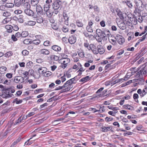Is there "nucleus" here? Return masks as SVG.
Instances as JSON below:
<instances>
[{"label": "nucleus", "instance_id": "1", "mask_svg": "<svg viewBox=\"0 0 147 147\" xmlns=\"http://www.w3.org/2000/svg\"><path fill=\"white\" fill-rule=\"evenodd\" d=\"M134 2L137 7L135 8V10L134 11V13L137 12L139 13L144 10V5L141 0H135Z\"/></svg>", "mask_w": 147, "mask_h": 147}, {"label": "nucleus", "instance_id": "2", "mask_svg": "<svg viewBox=\"0 0 147 147\" xmlns=\"http://www.w3.org/2000/svg\"><path fill=\"white\" fill-rule=\"evenodd\" d=\"M62 4V2L60 1L57 0L55 1L52 5L53 9L54 10L53 12L56 14H57L59 12L58 9Z\"/></svg>", "mask_w": 147, "mask_h": 147}, {"label": "nucleus", "instance_id": "3", "mask_svg": "<svg viewBox=\"0 0 147 147\" xmlns=\"http://www.w3.org/2000/svg\"><path fill=\"white\" fill-rule=\"evenodd\" d=\"M115 39L117 40L119 44L120 45H122L125 41L124 37L121 35L119 34L116 35Z\"/></svg>", "mask_w": 147, "mask_h": 147}, {"label": "nucleus", "instance_id": "4", "mask_svg": "<svg viewBox=\"0 0 147 147\" xmlns=\"http://www.w3.org/2000/svg\"><path fill=\"white\" fill-rule=\"evenodd\" d=\"M13 81L16 83H21L24 82V78L22 76H17L14 77Z\"/></svg>", "mask_w": 147, "mask_h": 147}, {"label": "nucleus", "instance_id": "5", "mask_svg": "<svg viewBox=\"0 0 147 147\" xmlns=\"http://www.w3.org/2000/svg\"><path fill=\"white\" fill-rule=\"evenodd\" d=\"M24 12L27 15L32 16L34 15V12L30 8L24 9Z\"/></svg>", "mask_w": 147, "mask_h": 147}, {"label": "nucleus", "instance_id": "6", "mask_svg": "<svg viewBox=\"0 0 147 147\" xmlns=\"http://www.w3.org/2000/svg\"><path fill=\"white\" fill-rule=\"evenodd\" d=\"M47 68L44 67H40L37 68V71L40 75L44 76L46 71Z\"/></svg>", "mask_w": 147, "mask_h": 147}, {"label": "nucleus", "instance_id": "7", "mask_svg": "<svg viewBox=\"0 0 147 147\" xmlns=\"http://www.w3.org/2000/svg\"><path fill=\"white\" fill-rule=\"evenodd\" d=\"M112 129V128L110 126H109L107 127L102 126L101 127V131L104 132H107L109 131H113Z\"/></svg>", "mask_w": 147, "mask_h": 147}, {"label": "nucleus", "instance_id": "8", "mask_svg": "<svg viewBox=\"0 0 147 147\" xmlns=\"http://www.w3.org/2000/svg\"><path fill=\"white\" fill-rule=\"evenodd\" d=\"M68 41L70 44H74L76 42V38L74 35H73L69 37Z\"/></svg>", "mask_w": 147, "mask_h": 147}, {"label": "nucleus", "instance_id": "9", "mask_svg": "<svg viewBox=\"0 0 147 147\" xmlns=\"http://www.w3.org/2000/svg\"><path fill=\"white\" fill-rule=\"evenodd\" d=\"M98 53L100 54H103L105 51V49L102 45H98L97 46Z\"/></svg>", "mask_w": 147, "mask_h": 147}, {"label": "nucleus", "instance_id": "10", "mask_svg": "<svg viewBox=\"0 0 147 147\" xmlns=\"http://www.w3.org/2000/svg\"><path fill=\"white\" fill-rule=\"evenodd\" d=\"M36 11L38 15H40L42 13V9L40 5L38 4L36 6Z\"/></svg>", "mask_w": 147, "mask_h": 147}, {"label": "nucleus", "instance_id": "11", "mask_svg": "<svg viewBox=\"0 0 147 147\" xmlns=\"http://www.w3.org/2000/svg\"><path fill=\"white\" fill-rule=\"evenodd\" d=\"M117 25L119 28L122 30H124L126 28V24L124 22H119Z\"/></svg>", "mask_w": 147, "mask_h": 147}, {"label": "nucleus", "instance_id": "12", "mask_svg": "<svg viewBox=\"0 0 147 147\" xmlns=\"http://www.w3.org/2000/svg\"><path fill=\"white\" fill-rule=\"evenodd\" d=\"M144 32H142L140 34V32H135L134 34V35L136 37L138 36H141L142 35L144 34L147 31V26H144Z\"/></svg>", "mask_w": 147, "mask_h": 147}, {"label": "nucleus", "instance_id": "13", "mask_svg": "<svg viewBox=\"0 0 147 147\" xmlns=\"http://www.w3.org/2000/svg\"><path fill=\"white\" fill-rule=\"evenodd\" d=\"M39 53L41 54L48 55L50 53V51L48 50L45 49H41L39 50Z\"/></svg>", "mask_w": 147, "mask_h": 147}, {"label": "nucleus", "instance_id": "14", "mask_svg": "<svg viewBox=\"0 0 147 147\" xmlns=\"http://www.w3.org/2000/svg\"><path fill=\"white\" fill-rule=\"evenodd\" d=\"M51 49L57 52H59L61 50V48L57 45H54L51 47Z\"/></svg>", "mask_w": 147, "mask_h": 147}, {"label": "nucleus", "instance_id": "15", "mask_svg": "<svg viewBox=\"0 0 147 147\" xmlns=\"http://www.w3.org/2000/svg\"><path fill=\"white\" fill-rule=\"evenodd\" d=\"M109 42L113 45H116L117 44L115 38H114L111 36L108 38Z\"/></svg>", "mask_w": 147, "mask_h": 147}, {"label": "nucleus", "instance_id": "16", "mask_svg": "<svg viewBox=\"0 0 147 147\" xmlns=\"http://www.w3.org/2000/svg\"><path fill=\"white\" fill-rule=\"evenodd\" d=\"M63 16L65 19V23L66 25H68L69 17H68L67 13L65 12L63 13Z\"/></svg>", "mask_w": 147, "mask_h": 147}, {"label": "nucleus", "instance_id": "17", "mask_svg": "<svg viewBox=\"0 0 147 147\" xmlns=\"http://www.w3.org/2000/svg\"><path fill=\"white\" fill-rule=\"evenodd\" d=\"M146 34L144 35L140 38L138 40V42L135 45V47H136L138 45L140 42L143 41L146 38Z\"/></svg>", "mask_w": 147, "mask_h": 147}, {"label": "nucleus", "instance_id": "18", "mask_svg": "<svg viewBox=\"0 0 147 147\" xmlns=\"http://www.w3.org/2000/svg\"><path fill=\"white\" fill-rule=\"evenodd\" d=\"M22 3H23V0H14L15 5L17 7L20 6Z\"/></svg>", "mask_w": 147, "mask_h": 147}, {"label": "nucleus", "instance_id": "19", "mask_svg": "<svg viewBox=\"0 0 147 147\" xmlns=\"http://www.w3.org/2000/svg\"><path fill=\"white\" fill-rule=\"evenodd\" d=\"M6 96H5L6 98H9L10 97H13L14 95L10 93V91H8V89H7L6 91Z\"/></svg>", "mask_w": 147, "mask_h": 147}, {"label": "nucleus", "instance_id": "20", "mask_svg": "<svg viewBox=\"0 0 147 147\" xmlns=\"http://www.w3.org/2000/svg\"><path fill=\"white\" fill-rule=\"evenodd\" d=\"M5 28L7 30V31L9 33H11L12 32L13 28L12 26L10 25H7L5 26Z\"/></svg>", "mask_w": 147, "mask_h": 147}, {"label": "nucleus", "instance_id": "21", "mask_svg": "<svg viewBox=\"0 0 147 147\" xmlns=\"http://www.w3.org/2000/svg\"><path fill=\"white\" fill-rule=\"evenodd\" d=\"M38 2L39 0H31V4L32 7H35L38 5Z\"/></svg>", "mask_w": 147, "mask_h": 147}, {"label": "nucleus", "instance_id": "22", "mask_svg": "<svg viewBox=\"0 0 147 147\" xmlns=\"http://www.w3.org/2000/svg\"><path fill=\"white\" fill-rule=\"evenodd\" d=\"M73 87V85H70L68 86L67 87L65 88V89H63L62 91V92H67L69 91L70 90H71L72 88Z\"/></svg>", "mask_w": 147, "mask_h": 147}, {"label": "nucleus", "instance_id": "23", "mask_svg": "<svg viewBox=\"0 0 147 147\" xmlns=\"http://www.w3.org/2000/svg\"><path fill=\"white\" fill-rule=\"evenodd\" d=\"M116 11L117 15L121 19L124 18V17L122 14V13L119 9H117L116 10Z\"/></svg>", "mask_w": 147, "mask_h": 147}, {"label": "nucleus", "instance_id": "24", "mask_svg": "<svg viewBox=\"0 0 147 147\" xmlns=\"http://www.w3.org/2000/svg\"><path fill=\"white\" fill-rule=\"evenodd\" d=\"M61 61H62V63H63L67 64V65L70 62V60L69 59L65 58L64 59H62Z\"/></svg>", "mask_w": 147, "mask_h": 147}, {"label": "nucleus", "instance_id": "25", "mask_svg": "<svg viewBox=\"0 0 147 147\" xmlns=\"http://www.w3.org/2000/svg\"><path fill=\"white\" fill-rule=\"evenodd\" d=\"M50 7V5L49 4L46 3L44 6V10L45 11H47L48 10H50L49 8Z\"/></svg>", "mask_w": 147, "mask_h": 147}, {"label": "nucleus", "instance_id": "26", "mask_svg": "<svg viewBox=\"0 0 147 147\" xmlns=\"http://www.w3.org/2000/svg\"><path fill=\"white\" fill-rule=\"evenodd\" d=\"M50 57L51 60H54L55 61L58 60L59 59V57L55 55H51Z\"/></svg>", "mask_w": 147, "mask_h": 147}, {"label": "nucleus", "instance_id": "27", "mask_svg": "<svg viewBox=\"0 0 147 147\" xmlns=\"http://www.w3.org/2000/svg\"><path fill=\"white\" fill-rule=\"evenodd\" d=\"M36 21L39 24L42 23L43 21V18L41 16L37 17L36 18Z\"/></svg>", "mask_w": 147, "mask_h": 147}, {"label": "nucleus", "instance_id": "28", "mask_svg": "<svg viewBox=\"0 0 147 147\" xmlns=\"http://www.w3.org/2000/svg\"><path fill=\"white\" fill-rule=\"evenodd\" d=\"M4 55L5 57L8 58L12 55L13 53L11 51H8L5 53Z\"/></svg>", "mask_w": 147, "mask_h": 147}, {"label": "nucleus", "instance_id": "29", "mask_svg": "<svg viewBox=\"0 0 147 147\" xmlns=\"http://www.w3.org/2000/svg\"><path fill=\"white\" fill-rule=\"evenodd\" d=\"M46 12L47 16L49 18L51 17L53 15V13H54L53 11V12L51 11L50 10Z\"/></svg>", "mask_w": 147, "mask_h": 147}, {"label": "nucleus", "instance_id": "30", "mask_svg": "<svg viewBox=\"0 0 147 147\" xmlns=\"http://www.w3.org/2000/svg\"><path fill=\"white\" fill-rule=\"evenodd\" d=\"M14 6V4L11 3H7L5 4V6L6 7L11 8L13 7Z\"/></svg>", "mask_w": 147, "mask_h": 147}, {"label": "nucleus", "instance_id": "31", "mask_svg": "<svg viewBox=\"0 0 147 147\" xmlns=\"http://www.w3.org/2000/svg\"><path fill=\"white\" fill-rule=\"evenodd\" d=\"M22 37H25L28 35V33L27 31H23L21 33Z\"/></svg>", "mask_w": 147, "mask_h": 147}, {"label": "nucleus", "instance_id": "32", "mask_svg": "<svg viewBox=\"0 0 147 147\" xmlns=\"http://www.w3.org/2000/svg\"><path fill=\"white\" fill-rule=\"evenodd\" d=\"M23 6L25 9L30 8V5L29 3H24Z\"/></svg>", "mask_w": 147, "mask_h": 147}, {"label": "nucleus", "instance_id": "33", "mask_svg": "<svg viewBox=\"0 0 147 147\" xmlns=\"http://www.w3.org/2000/svg\"><path fill=\"white\" fill-rule=\"evenodd\" d=\"M36 24L35 21H29L27 22V24L29 26H34Z\"/></svg>", "mask_w": 147, "mask_h": 147}, {"label": "nucleus", "instance_id": "34", "mask_svg": "<svg viewBox=\"0 0 147 147\" xmlns=\"http://www.w3.org/2000/svg\"><path fill=\"white\" fill-rule=\"evenodd\" d=\"M96 32L97 36H100L103 33V31H101L100 29H98L96 30Z\"/></svg>", "mask_w": 147, "mask_h": 147}, {"label": "nucleus", "instance_id": "35", "mask_svg": "<svg viewBox=\"0 0 147 147\" xmlns=\"http://www.w3.org/2000/svg\"><path fill=\"white\" fill-rule=\"evenodd\" d=\"M89 77L88 76H86L84 78H82L80 80V82H85L89 80Z\"/></svg>", "mask_w": 147, "mask_h": 147}, {"label": "nucleus", "instance_id": "36", "mask_svg": "<svg viewBox=\"0 0 147 147\" xmlns=\"http://www.w3.org/2000/svg\"><path fill=\"white\" fill-rule=\"evenodd\" d=\"M76 25L78 27H82L83 26V24L81 22L77 21L76 22Z\"/></svg>", "mask_w": 147, "mask_h": 147}, {"label": "nucleus", "instance_id": "37", "mask_svg": "<svg viewBox=\"0 0 147 147\" xmlns=\"http://www.w3.org/2000/svg\"><path fill=\"white\" fill-rule=\"evenodd\" d=\"M52 74V73L49 71H47V69H46V71L45 72L44 76L45 77H49L51 76Z\"/></svg>", "mask_w": 147, "mask_h": 147}, {"label": "nucleus", "instance_id": "38", "mask_svg": "<svg viewBox=\"0 0 147 147\" xmlns=\"http://www.w3.org/2000/svg\"><path fill=\"white\" fill-rule=\"evenodd\" d=\"M140 72L142 74L145 76H146L147 75V69L145 70V69H143L140 70Z\"/></svg>", "mask_w": 147, "mask_h": 147}, {"label": "nucleus", "instance_id": "39", "mask_svg": "<svg viewBox=\"0 0 147 147\" xmlns=\"http://www.w3.org/2000/svg\"><path fill=\"white\" fill-rule=\"evenodd\" d=\"M103 34L104 35L106 36V37H109L111 34L109 30H105L103 31Z\"/></svg>", "mask_w": 147, "mask_h": 147}, {"label": "nucleus", "instance_id": "40", "mask_svg": "<svg viewBox=\"0 0 147 147\" xmlns=\"http://www.w3.org/2000/svg\"><path fill=\"white\" fill-rule=\"evenodd\" d=\"M40 40H39L37 39L33 40L32 41V43L34 44L38 45L40 43Z\"/></svg>", "mask_w": 147, "mask_h": 147}, {"label": "nucleus", "instance_id": "41", "mask_svg": "<svg viewBox=\"0 0 147 147\" xmlns=\"http://www.w3.org/2000/svg\"><path fill=\"white\" fill-rule=\"evenodd\" d=\"M7 69L6 67L5 66H2L0 67V72L2 73L5 71Z\"/></svg>", "mask_w": 147, "mask_h": 147}, {"label": "nucleus", "instance_id": "42", "mask_svg": "<svg viewBox=\"0 0 147 147\" xmlns=\"http://www.w3.org/2000/svg\"><path fill=\"white\" fill-rule=\"evenodd\" d=\"M22 55L24 56L28 55L29 54V52L26 50H24L22 52Z\"/></svg>", "mask_w": 147, "mask_h": 147}, {"label": "nucleus", "instance_id": "43", "mask_svg": "<svg viewBox=\"0 0 147 147\" xmlns=\"http://www.w3.org/2000/svg\"><path fill=\"white\" fill-rule=\"evenodd\" d=\"M84 46L87 49H88L89 50H91V48L90 47V45L87 42H84Z\"/></svg>", "mask_w": 147, "mask_h": 147}, {"label": "nucleus", "instance_id": "44", "mask_svg": "<svg viewBox=\"0 0 147 147\" xmlns=\"http://www.w3.org/2000/svg\"><path fill=\"white\" fill-rule=\"evenodd\" d=\"M22 100H18V98H16L14 99L13 102H15L16 104H20L22 102Z\"/></svg>", "mask_w": 147, "mask_h": 147}, {"label": "nucleus", "instance_id": "45", "mask_svg": "<svg viewBox=\"0 0 147 147\" xmlns=\"http://www.w3.org/2000/svg\"><path fill=\"white\" fill-rule=\"evenodd\" d=\"M23 16L22 15L19 16V18L18 19V21L20 23H22L24 21L23 19Z\"/></svg>", "mask_w": 147, "mask_h": 147}, {"label": "nucleus", "instance_id": "46", "mask_svg": "<svg viewBox=\"0 0 147 147\" xmlns=\"http://www.w3.org/2000/svg\"><path fill=\"white\" fill-rule=\"evenodd\" d=\"M86 28L88 32H93V30L92 29V27H90L87 26L86 27Z\"/></svg>", "mask_w": 147, "mask_h": 147}, {"label": "nucleus", "instance_id": "47", "mask_svg": "<svg viewBox=\"0 0 147 147\" xmlns=\"http://www.w3.org/2000/svg\"><path fill=\"white\" fill-rule=\"evenodd\" d=\"M12 27L13 28V29L15 31H17L19 29L18 26L16 24H13Z\"/></svg>", "mask_w": 147, "mask_h": 147}, {"label": "nucleus", "instance_id": "48", "mask_svg": "<svg viewBox=\"0 0 147 147\" xmlns=\"http://www.w3.org/2000/svg\"><path fill=\"white\" fill-rule=\"evenodd\" d=\"M93 8L94 11H96L98 13H99L100 12V10L99 8L97 5H95Z\"/></svg>", "mask_w": 147, "mask_h": 147}, {"label": "nucleus", "instance_id": "49", "mask_svg": "<svg viewBox=\"0 0 147 147\" xmlns=\"http://www.w3.org/2000/svg\"><path fill=\"white\" fill-rule=\"evenodd\" d=\"M126 76L125 77L123 78H121L118 79L119 82H123L124 81H126L129 78V77L126 78Z\"/></svg>", "mask_w": 147, "mask_h": 147}, {"label": "nucleus", "instance_id": "50", "mask_svg": "<svg viewBox=\"0 0 147 147\" xmlns=\"http://www.w3.org/2000/svg\"><path fill=\"white\" fill-rule=\"evenodd\" d=\"M23 42L24 44L28 45L30 43V40L28 39H26L24 40Z\"/></svg>", "mask_w": 147, "mask_h": 147}, {"label": "nucleus", "instance_id": "51", "mask_svg": "<svg viewBox=\"0 0 147 147\" xmlns=\"http://www.w3.org/2000/svg\"><path fill=\"white\" fill-rule=\"evenodd\" d=\"M11 13L9 12L6 11H5L3 14V15L5 17H7L10 16Z\"/></svg>", "mask_w": 147, "mask_h": 147}, {"label": "nucleus", "instance_id": "52", "mask_svg": "<svg viewBox=\"0 0 147 147\" xmlns=\"http://www.w3.org/2000/svg\"><path fill=\"white\" fill-rule=\"evenodd\" d=\"M33 76L36 79H38L40 77V75L39 73H35L34 75H33Z\"/></svg>", "mask_w": 147, "mask_h": 147}, {"label": "nucleus", "instance_id": "53", "mask_svg": "<svg viewBox=\"0 0 147 147\" xmlns=\"http://www.w3.org/2000/svg\"><path fill=\"white\" fill-rule=\"evenodd\" d=\"M123 107L125 108L128 109V110H131V108L132 107L131 106L129 105H123Z\"/></svg>", "mask_w": 147, "mask_h": 147}, {"label": "nucleus", "instance_id": "54", "mask_svg": "<svg viewBox=\"0 0 147 147\" xmlns=\"http://www.w3.org/2000/svg\"><path fill=\"white\" fill-rule=\"evenodd\" d=\"M50 42L49 40H47L45 41L43 45L45 46H48L50 45Z\"/></svg>", "mask_w": 147, "mask_h": 147}, {"label": "nucleus", "instance_id": "55", "mask_svg": "<svg viewBox=\"0 0 147 147\" xmlns=\"http://www.w3.org/2000/svg\"><path fill=\"white\" fill-rule=\"evenodd\" d=\"M62 30L64 32H66L68 30V28L65 26H63L62 28Z\"/></svg>", "mask_w": 147, "mask_h": 147}, {"label": "nucleus", "instance_id": "56", "mask_svg": "<svg viewBox=\"0 0 147 147\" xmlns=\"http://www.w3.org/2000/svg\"><path fill=\"white\" fill-rule=\"evenodd\" d=\"M13 74L11 73H8L6 74V76L8 78L10 79L12 77Z\"/></svg>", "mask_w": 147, "mask_h": 147}, {"label": "nucleus", "instance_id": "57", "mask_svg": "<svg viewBox=\"0 0 147 147\" xmlns=\"http://www.w3.org/2000/svg\"><path fill=\"white\" fill-rule=\"evenodd\" d=\"M126 4L129 8H131L132 7V3L130 2V1L127 0Z\"/></svg>", "mask_w": 147, "mask_h": 147}, {"label": "nucleus", "instance_id": "58", "mask_svg": "<svg viewBox=\"0 0 147 147\" xmlns=\"http://www.w3.org/2000/svg\"><path fill=\"white\" fill-rule=\"evenodd\" d=\"M11 38L14 41H16L18 39L17 37L14 34H12L11 35Z\"/></svg>", "mask_w": 147, "mask_h": 147}, {"label": "nucleus", "instance_id": "59", "mask_svg": "<svg viewBox=\"0 0 147 147\" xmlns=\"http://www.w3.org/2000/svg\"><path fill=\"white\" fill-rule=\"evenodd\" d=\"M89 110L91 111H93L94 113L96 112H98L100 111V110H96L95 108H90L89 109Z\"/></svg>", "mask_w": 147, "mask_h": 147}, {"label": "nucleus", "instance_id": "60", "mask_svg": "<svg viewBox=\"0 0 147 147\" xmlns=\"http://www.w3.org/2000/svg\"><path fill=\"white\" fill-rule=\"evenodd\" d=\"M21 116H20L18 119V120L16 121V124H18L20 123L22 121L21 118Z\"/></svg>", "mask_w": 147, "mask_h": 147}, {"label": "nucleus", "instance_id": "61", "mask_svg": "<svg viewBox=\"0 0 147 147\" xmlns=\"http://www.w3.org/2000/svg\"><path fill=\"white\" fill-rule=\"evenodd\" d=\"M21 116H20L18 119V120L16 121V124H18L20 123L22 121L21 118Z\"/></svg>", "mask_w": 147, "mask_h": 147}, {"label": "nucleus", "instance_id": "62", "mask_svg": "<svg viewBox=\"0 0 147 147\" xmlns=\"http://www.w3.org/2000/svg\"><path fill=\"white\" fill-rule=\"evenodd\" d=\"M146 88L144 89L142 91V94L141 95V96L143 97L146 94Z\"/></svg>", "mask_w": 147, "mask_h": 147}, {"label": "nucleus", "instance_id": "63", "mask_svg": "<svg viewBox=\"0 0 147 147\" xmlns=\"http://www.w3.org/2000/svg\"><path fill=\"white\" fill-rule=\"evenodd\" d=\"M65 86L63 85V86H59L55 88V90H61L62 89H63L64 88Z\"/></svg>", "mask_w": 147, "mask_h": 147}, {"label": "nucleus", "instance_id": "64", "mask_svg": "<svg viewBox=\"0 0 147 147\" xmlns=\"http://www.w3.org/2000/svg\"><path fill=\"white\" fill-rule=\"evenodd\" d=\"M96 40L98 42H102L101 38L100 37V36H97L96 37Z\"/></svg>", "mask_w": 147, "mask_h": 147}]
</instances>
